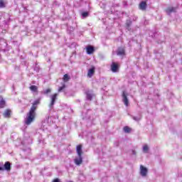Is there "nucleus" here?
<instances>
[{"label": "nucleus", "mask_w": 182, "mask_h": 182, "mask_svg": "<svg viewBox=\"0 0 182 182\" xmlns=\"http://www.w3.org/2000/svg\"><path fill=\"white\" fill-rule=\"evenodd\" d=\"M115 147H119V141L114 143Z\"/></svg>", "instance_id": "2f4dec72"}, {"label": "nucleus", "mask_w": 182, "mask_h": 182, "mask_svg": "<svg viewBox=\"0 0 182 182\" xmlns=\"http://www.w3.org/2000/svg\"><path fill=\"white\" fill-rule=\"evenodd\" d=\"M69 79H70V77H69V75L68 74H65L64 77H63V80L65 82H68V80H69Z\"/></svg>", "instance_id": "cd10ccee"}, {"label": "nucleus", "mask_w": 182, "mask_h": 182, "mask_svg": "<svg viewBox=\"0 0 182 182\" xmlns=\"http://www.w3.org/2000/svg\"><path fill=\"white\" fill-rule=\"evenodd\" d=\"M122 102L127 107L129 106V98H127V95H126V92H124L122 93Z\"/></svg>", "instance_id": "1a4fd4ad"}, {"label": "nucleus", "mask_w": 182, "mask_h": 182, "mask_svg": "<svg viewBox=\"0 0 182 182\" xmlns=\"http://www.w3.org/2000/svg\"><path fill=\"white\" fill-rule=\"evenodd\" d=\"M0 171H4V163L0 162Z\"/></svg>", "instance_id": "c85d7f7f"}, {"label": "nucleus", "mask_w": 182, "mask_h": 182, "mask_svg": "<svg viewBox=\"0 0 182 182\" xmlns=\"http://www.w3.org/2000/svg\"><path fill=\"white\" fill-rule=\"evenodd\" d=\"M6 6V2L5 0H0V8H5Z\"/></svg>", "instance_id": "b1692460"}, {"label": "nucleus", "mask_w": 182, "mask_h": 182, "mask_svg": "<svg viewBox=\"0 0 182 182\" xmlns=\"http://www.w3.org/2000/svg\"><path fill=\"white\" fill-rule=\"evenodd\" d=\"M117 55L118 56H124V55H126L124 49L122 47L118 48L117 50Z\"/></svg>", "instance_id": "9d476101"}, {"label": "nucleus", "mask_w": 182, "mask_h": 182, "mask_svg": "<svg viewBox=\"0 0 182 182\" xmlns=\"http://www.w3.org/2000/svg\"><path fill=\"white\" fill-rule=\"evenodd\" d=\"M95 75V67H92L88 70L87 76L88 77H92Z\"/></svg>", "instance_id": "dca6fc26"}, {"label": "nucleus", "mask_w": 182, "mask_h": 182, "mask_svg": "<svg viewBox=\"0 0 182 182\" xmlns=\"http://www.w3.org/2000/svg\"><path fill=\"white\" fill-rule=\"evenodd\" d=\"M86 99L90 102L92 100L93 97H95V93L93 90H87L85 91Z\"/></svg>", "instance_id": "7ed1b4c3"}, {"label": "nucleus", "mask_w": 182, "mask_h": 182, "mask_svg": "<svg viewBox=\"0 0 182 182\" xmlns=\"http://www.w3.org/2000/svg\"><path fill=\"white\" fill-rule=\"evenodd\" d=\"M131 117H132L133 120H134L135 122H140V120H141V114L139 113L137 117H134L133 115H131Z\"/></svg>", "instance_id": "a211bd4d"}, {"label": "nucleus", "mask_w": 182, "mask_h": 182, "mask_svg": "<svg viewBox=\"0 0 182 182\" xmlns=\"http://www.w3.org/2000/svg\"><path fill=\"white\" fill-rule=\"evenodd\" d=\"M132 154H136V151H132Z\"/></svg>", "instance_id": "72a5a7b5"}, {"label": "nucleus", "mask_w": 182, "mask_h": 182, "mask_svg": "<svg viewBox=\"0 0 182 182\" xmlns=\"http://www.w3.org/2000/svg\"><path fill=\"white\" fill-rule=\"evenodd\" d=\"M33 85H35L36 81H32Z\"/></svg>", "instance_id": "f704fd0d"}, {"label": "nucleus", "mask_w": 182, "mask_h": 182, "mask_svg": "<svg viewBox=\"0 0 182 182\" xmlns=\"http://www.w3.org/2000/svg\"><path fill=\"white\" fill-rule=\"evenodd\" d=\"M80 14L82 19H85L89 16V11H81Z\"/></svg>", "instance_id": "aec40b11"}, {"label": "nucleus", "mask_w": 182, "mask_h": 182, "mask_svg": "<svg viewBox=\"0 0 182 182\" xmlns=\"http://www.w3.org/2000/svg\"><path fill=\"white\" fill-rule=\"evenodd\" d=\"M52 92V90H50V88H48L47 90H44L43 91V95H49V93H50Z\"/></svg>", "instance_id": "a878e982"}, {"label": "nucleus", "mask_w": 182, "mask_h": 182, "mask_svg": "<svg viewBox=\"0 0 182 182\" xmlns=\"http://www.w3.org/2000/svg\"><path fill=\"white\" fill-rule=\"evenodd\" d=\"M9 171L11 170V162L6 161L4 164V171Z\"/></svg>", "instance_id": "f8f14e48"}, {"label": "nucleus", "mask_w": 182, "mask_h": 182, "mask_svg": "<svg viewBox=\"0 0 182 182\" xmlns=\"http://www.w3.org/2000/svg\"><path fill=\"white\" fill-rule=\"evenodd\" d=\"M124 133H130L132 132V129L127 126H125L123 129Z\"/></svg>", "instance_id": "5701e85b"}, {"label": "nucleus", "mask_w": 182, "mask_h": 182, "mask_svg": "<svg viewBox=\"0 0 182 182\" xmlns=\"http://www.w3.org/2000/svg\"><path fill=\"white\" fill-rule=\"evenodd\" d=\"M41 68L39 67V65H38V63H36L35 66L33 67V70H35V72L38 73V72H39Z\"/></svg>", "instance_id": "393cba45"}, {"label": "nucleus", "mask_w": 182, "mask_h": 182, "mask_svg": "<svg viewBox=\"0 0 182 182\" xmlns=\"http://www.w3.org/2000/svg\"><path fill=\"white\" fill-rule=\"evenodd\" d=\"M50 103L49 105V111L52 110L53 109V106H55V103H56V100H58V93H55L50 96Z\"/></svg>", "instance_id": "f03ea898"}, {"label": "nucleus", "mask_w": 182, "mask_h": 182, "mask_svg": "<svg viewBox=\"0 0 182 182\" xmlns=\"http://www.w3.org/2000/svg\"><path fill=\"white\" fill-rule=\"evenodd\" d=\"M41 102L39 100H36L33 102V105L26 115V118L25 119V123L27 126H29L32 122L35 120V117L36 116V109H38V105Z\"/></svg>", "instance_id": "f257e3e1"}, {"label": "nucleus", "mask_w": 182, "mask_h": 182, "mask_svg": "<svg viewBox=\"0 0 182 182\" xmlns=\"http://www.w3.org/2000/svg\"><path fill=\"white\" fill-rule=\"evenodd\" d=\"M52 182H60V179L56 178H55L54 180H53Z\"/></svg>", "instance_id": "7c9ffc66"}, {"label": "nucleus", "mask_w": 182, "mask_h": 182, "mask_svg": "<svg viewBox=\"0 0 182 182\" xmlns=\"http://www.w3.org/2000/svg\"><path fill=\"white\" fill-rule=\"evenodd\" d=\"M143 151L144 153H149V146L144 145L143 146Z\"/></svg>", "instance_id": "bb28decb"}, {"label": "nucleus", "mask_w": 182, "mask_h": 182, "mask_svg": "<svg viewBox=\"0 0 182 182\" xmlns=\"http://www.w3.org/2000/svg\"><path fill=\"white\" fill-rule=\"evenodd\" d=\"M177 9L176 7H168L166 9V13L168 15H170L171 14H173V12H176V10Z\"/></svg>", "instance_id": "2eb2a0df"}, {"label": "nucleus", "mask_w": 182, "mask_h": 182, "mask_svg": "<svg viewBox=\"0 0 182 182\" xmlns=\"http://www.w3.org/2000/svg\"><path fill=\"white\" fill-rule=\"evenodd\" d=\"M74 163L76 164V166H80V164L83 163V158L82 156H78L77 158H75L74 159Z\"/></svg>", "instance_id": "6e6552de"}, {"label": "nucleus", "mask_w": 182, "mask_h": 182, "mask_svg": "<svg viewBox=\"0 0 182 182\" xmlns=\"http://www.w3.org/2000/svg\"><path fill=\"white\" fill-rule=\"evenodd\" d=\"M137 19V16H134L132 18V21H136Z\"/></svg>", "instance_id": "473e14b6"}, {"label": "nucleus", "mask_w": 182, "mask_h": 182, "mask_svg": "<svg viewBox=\"0 0 182 182\" xmlns=\"http://www.w3.org/2000/svg\"><path fill=\"white\" fill-rule=\"evenodd\" d=\"M146 8H147V3H146V1H141L139 4V9H141V11H146Z\"/></svg>", "instance_id": "4468645a"}, {"label": "nucleus", "mask_w": 182, "mask_h": 182, "mask_svg": "<svg viewBox=\"0 0 182 182\" xmlns=\"http://www.w3.org/2000/svg\"><path fill=\"white\" fill-rule=\"evenodd\" d=\"M86 51H87V55H92V53H93V52H95V47H93L92 46H87L86 47Z\"/></svg>", "instance_id": "9b49d317"}, {"label": "nucleus", "mask_w": 182, "mask_h": 182, "mask_svg": "<svg viewBox=\"0 0 182 182\" xmlns=\"http://www.w3.org/2000/svg\"><path fill=\"white\" fill-rule=\"evenodd\" d=\"M65 85H63L62 87H60L59 89H58V92H62V90L63 89H65Z\"/></svg>", "instance_id": "c756f323"}, {"label": "nucleus", "mask_w": 182, "mask_h": 182, "mask_svg": "<svg viewBox=\"0 0 182 182\" xmlns=\"http://www.w3.org/2000/svg\"><path fill=\"white\" fill-rule=\"evenodd\" d=\"M111 70L113 72V73L119 72V64L112 62L111 64Z\"/></svg>", "instance_id": "423d86ee"}, {"label": "nucleus", "mask_w": 182, "mask_h": 182, "mask_svg": "<svg viewBox=\"0 0 182 182\" xmlns=\"http://www.w3.org/2000/svg\"><path fill=\"white\" fill-rule=\"evenodd\" d=\"M5 107V100L1 99L0 100V109H4Z\"/></svg>", "instance_id": "4be33fe9"}, {"label": "nucleus", "mask_w": 182, "mask_h": 182, "mask_svg": "<svg viewBox=\"0 0 182 182\" xmlns=\"http://www.w3.org/2000/svg\"><path fill=\"white\" fill-rule=\"evenodd\" d=\"M148 172L149 170L147 169V168L144 167L143 165L140 166V174L142 177H146Z\"/></svg>", "instance_id": "39448f33"}, {"label": "nucleus", "mask_w": 182, "mask_h": 182, "mask_svg": "<svg viewBox=\"0 0 182 182\" xmlns=\"http://www.w3.org/2000/svg\"><path fill=\"white\" fill-rule=\"evenodd\" d=\"M11 109H6L3 114L4 115V117H6V118H9L11 117Z\"/></svg>", "instance_id": "f3484780"}, {"label": "nucleus", "mask_w": 182, "mask_h": 182, "mask_svg": "<svg viewBox=\"0 0 182 182\" xmlns=\"http://www.w3.org/2000/svg\"><path fill=\"white\" fill-rule=\"evenodd\" d=\"M50 153L51 152L48 150L43 151L41 153L40 157L43 160H45V159H48V157H52V156H50Z\"/></svg>", "instance_id": "20e7f679"}, {"label": "nucleus", "mask_w": 182, "mask_h": 182, "mask_svg": "<svg viewBox=\"0 0 182 182\" xmlns=\"http://www.w3.org/2000/svg\"><path fill=\"white\" fill-rule=\"evenodd\" d=\"M132 20L129 19L126 21L125 28L127 30L132 31V28H130L132 26Z\"/></svg>", "instance_id": "ddd939ff"}, {"label": "nucleus", "mask_w": 182, "mask_h": 182, "mask_svg": "<svg viewBox=\"0 0 182 182\" xmlns=\"http://www.w3.org/2000/svg\"><path fill=\"white\" fill-rule=\"evenodd\" d=\"M76 151H77V156H82V154L83 153V151H82V145L77 146Z\"/></svg>", "instance_id": "6ab92c4d"}, {"label": "nucleus", "mask_w": 182, "mask_h": 182, "mask_svg": "<svg viewBox=\"0 0 182 182\" xmlns=\"http://www.w3.org/2000/svg\"><path fill=\"white\" fill-rule=\"evenodd\" d=\"M30 90H31V92L36 93V92H38V87L36 85H31L30 87Z\"/></svg>", "instance_id": "412c9836"}, {"label": "nucleus", "mask_w": 182, "mask_h": 182, "mask_svg": "<svg viewBox=\"0 0 182 182\" xmlns=\"http://www.w3.org/2000/svg\"><path fill=\"white\" fill-rule=\"evenodd\" d=\"M38 144H39V146H41V147H43L46 144L45 139H43V137L41 134H39L38 137Z\"/></svg>", "instance_id": "0eeeda50"}]
</instances>
